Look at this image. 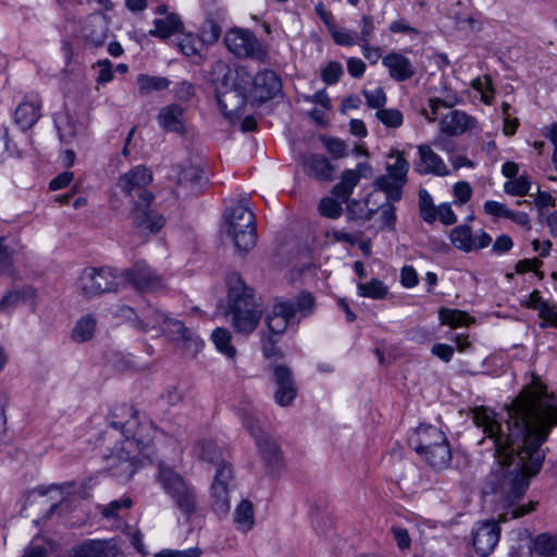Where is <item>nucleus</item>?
Here are the masks:
<instances>
[{
    "label": "nucleus",
    "mask_w": 557,
    "mask_h": 557,
    "mask_svg": "<svg viewBox=\"0 0 557 557\" xmlns=\"http://www.w3.org/2000/svg\"><path fill=\"white\" fill-rule=\"evenodd\" d=\"M472 420L492 441L498 460L499 469L491 479L503 510L498 515V521L507 522L533 511L537 502H529L527 505H519L518 502L529 486V479L540 472L545 458L544 451L536 449V441L529 444L506 436L505 422L502 423L491 409L475 407L472 410Z\"/></svg>",
    "instance_id": "f257e3e1"
},
{
    "label": "nucleus",
    "mask_w": 557,
    "mask_h": 557,
    "mask_svg": "<svg viewBox=\"0 0 557 557\" xmlns=\"http://www.w3.org/2000/svg\"><path fill=\"white\" fill-rule=\"evenodd\" d=\"M506 436L532 444L541 449L553 425H557V399L548 400L534 395H520L507 409Z\"/></svg>",
    "instance_id": "f03ea898"
},
{
    "label": "nucleus",
    "mask_w": 557,
    "mask_h": 557,
    "mask_svg": "<svg viewBox=\"0 0 557 557\" xmlns=\"http://www.w3.org/2000/svg\"><path fill=\"white\" fill-rule=\"evenodd\" d=\"M228 287L226 315L238 334L248 335L256 330L262 315V307L253 290L237 273L226 278Z\"/></svg>",
    "instance_id": "7ed1b4c3"
},
{
    "label": "nucleus",
    "mask_w": 557,
    "mask_h": 557,
    "mask_svg": "<svg viewBox=\"0 0 557 557\" xmlns=\"http://www.w3.org/2000/svg\"><path fill=\"white\" fill-rule=\"evenodd\" d=\"M109 425L121 432L129 448L134 447L146 457H150L153 425L146 418L140 419L137 409L126 405L116 406L109 418Z\"/></svg>",
    "instance_id": "20e7f679"
},
{
    "label": "nucleus",
    "mask_w": 557,
    "mask_h": 557,
    "mask_svg": "<svg viewBox=\"0 0 557 557\" xmlns=\"http://www.w3.org/2000/svg\"><path fill=\"white\" fill-rule=\"evenodd\" d=\"M215 83V97L221 113L227 119L238 116L248 101L245 85L235 79L237 66L231 69L225 62L218 61L212 66Z\"/></svg>",
    "instance_id": "39448f33"
},
{
    "label": "nucleus",
    "mask_w": 557,
    "mask_h": 557,
    "mask_svg": "<svg viewBox=\"0 0 557 557\" xmlns=\"http://www.w3.org/2000/svg\"><path fill=\"white\" fill-rule=\"evenodd\" d=\"M158 468V483L173 500L176 508L189 519L198 509V496L195 486L170 466L161 462Z\"/></svg>",
    "instance_id": "423d86ee"
},
{
    "label": "nucleus",
    "mask_w": 557,
    "mask_h": 557,
    "mask_svg": "<svg viewBox=\"0 0 557 557\" xmlns=\"http://www.w3.org/2000/svg\"><path fill=\"white\" fill-rule=\"evenodd\" d=\"M164 324L163 332H165L173 342H181L185 355L195 357L203 347V341L190 329L186 327L183 322L170 319L163 312L151 309L144 317L138 320L136 326L147 332L151 329L159 327Z\"/></svg>",
    "instance_id": "0eeeda50"
},
{
    "label": "nucleus",
    "mask_w": 557,
    "mask_h": 557,
    "mask_svg": "<svg viewBox=\"0 0 557 557\" xmlns=\"http://www.w3.org/2000/svg\"><path fill=\"white\" fill-rule=\"evenodd\" d=\"M224 228L236 249L247 252L257 242L256 220L247 203H235L224 211Z\"/></svg>",
    "instance_id": "6e6552de"
},
{
    "label": "nucleus",
    "mask_w": 557,
    "mask_h": 557,
    "mask_svg": "<svg viewBox=\"0 0 557 557\" xmlns=\"http://www.w3.org/2000/svg\"><path fill=\"white\" fill-rule=\"evenodd\" d=\"M151 183L152 172L148 168L134 166L120 175L113 189V197H124L131 207L137 202L152 203L154 195L149 190Z\"/></svg>",
    "instance_id": "1a4fd4ad"
},
{
    "label": "nucleus",
    "mask_w": 557,
    "mask_h": 557,
    "mask_svg": "<svg viewBox=\"0 0 557 557\" xmlns=\"http://www.w3.org/2000/svg\"><path fill=\"white\" fill-rule=\"evenodd\" d=\"M77 286L86 298H94L106 293H116L122 289L120 269L85 268L79 275Z\"/></svg>",
    "instance_id": "9d476101"
},
{
    "label": "nucleus",
    "mask_w": 557,
    "mask_h": 557,
    "mask_svg": "<svg viewBox=\"0 0 557 557\" xmlns=\"http://www.w3.org/2000/svg\"><path fill=\"white\" fill-rule=\"evenodd\" d=\"M234 77L245 85L249 98L258 102L273 99L282 89V81L272 70L263 69L252 75L247 66L238 65Z\"/></svg>",
    "instance_id": "9b49d317"
},
{
    "label": "nucleus",
    "mask_w": 557,
    "mask_h": 557,
    "mask_svg": "<svg viewBox=\"0 0 557 557\" xmlns=\"http://www.w3.org/2000/svg\"><path fill=\"white\" fill-rule=\"evenodd\" d=\"M224 45L238 59L264 61L268 55L267 45L249 29L234 27L227 30Z\"/></svg>",
    "instance_id": "f8f14e48"
},
{
    "label": "nucleus",
    "mask_w": 557,
    "mask_h": 557,
    "mask_svg": "<svg viewBox=\"0 0 557 557\" xmlns=\"http://www.w3.org/2000/svg\"><path fill=\"white\" fill-rule=\"evenodd\" d=\"M234 487L235 478L232 466L225 461L219 462L210 487L211 507L219 517L230 511V493Z\"/></svg>",
    "instance_id": "ddd939ff"
},
{
    "label": "nucleus",
    "mask_w": 557,
    "mask_h": 557,
    "mask_svg": "<svg viewBox=\"0 0 557 557\" xmlns=\"http://www.w3.org/2000/svg\"><path fill=\"white\" fill-rule=\"evenodd\" d=\"M122 289L132 285L136 290L144 293L157 292L164 287V281L145 261H137L131 268L120 270Z\"/></svg>",
    "instance_id": "4468645a"
},
{
    "label": "nucleus",
    "mask_w": 557,
    "mask_h": 557,
    "mask_svg": "<svg viewBox=\"0 0 557 557\" xmlns=\"http://www.w3.org/2000/svg\"><path fill=\"white\" fill-rule=\"evenodd\" d=\"M240 418L245 426L256 440L259 453L265 465L271 468L277 467L282 459L278 445L271 437L263 434V431L259 425V420L252 413L243 412Z\"/></svg>",
    "instance_id": "2eb2a0df"
},
{
    "label": "nucleus",
    "mask_w": 557,
    "mask_h": 557,
    "mask_svg": "<svg viewBox=\"0 0 557 557\" xmlns=\"http://www.w3.org/2000/svg\"><path fill=\"white\" fill-rule=\"evenodd\" d=\"M151 203L137 202L131 207L129 216L133 225L141 233L156 234L165 224L164 216L150 208Z\"/></svg>",
    "instance_id": "dca6fc26"
},
{
    "label": "nucleus",
    "mask_w": 557,
    "mask_h": 557,
    "mask_svg": "<svg viewBox=\"0 0 557 557\" xmlns=\"http://www.w3.org/2000/svg\"><path fill=\"white\" fill-rule=\"evenodd\" d=\"M418 161L414 162L413 169L419 175L447 176L449 170L442 159L432 148L430 144H422L417 147Z\"/></svg>",
    "instance_id": "f3484780"
},
{
    "label": "nucleus",
    "mask_w": 557,
    "mask_h": 557,
    "mask_svg": "<svg viewBox=\"0 0 557 557\" xmlns=\"http://www.w3.org/2000/svg\"><path fill=\"white\" fill-rule=\"evenodd\" d=\"M498 522H479L473 529V547L481 557L488 556L497 545L500 535Z\"/></svg>",
    "instance_id": "a211bd4d"
},
{
    "label": "nucleus",
    "mask_w": 557,
    "mask_h": 557,
    "mask_svg": "<svg viewBox=\"0 0 557 557\" xmlns=\"http://www.w3.org/2000/svg\"><path fill=\"white\" fill-rule=\"evenodd\" d=\"M450 240L457 249L469 252L488 247L492 243V237L483 230L473 236L468 225H458L451 230Z\"/></svg>",
    "instance_id": "6ab92c4d"
},
{
    "label": "nucleus",
    "mask_w": 557,
    "mask_h": 557,
    "mask_svg": "<svg viewBox=\"0 0 557 557\" xmlns=\"http://www.w3.org/2000/svg\"><path fill=\"white\" fill-rule=\"evenodd\" d=\"M276 391L274 400L281 407L289 406L297 396V387L295 385L292 371L283 364H276L272 369Z\"/></svg>",
    "instance_id": "aec40b11"
},
{
    "label": "nucleus",
    "mask_w": 557,
    "mask_h": 557,
    "mask_svg": "<svg viewBox=\"0 0 557 557\" xmlns=\"http://www.w3.org/2000/svg\"><path fill=\"white\" fill-rule=\"evenodd\" d=\"M40 110V97L35 92L26 94L14 112L16 125L23 131L29 129L39 120Z\"/></svg>",
    "instance_id": "412c9836"
},
{
    "label": "nucleus",
    "mask_w": 557,
    "mask_h": 557,
    "mask_svg": "<svg viewBox=\"0 0 557 557\" xmlns=\"http://www.w3.org/2000/svg\"><path fill=\"white\" fill-rule=\"evenodd\" d=\"M313 309V296L305 292L292 300L276 304V312L286 313L294 324L310 315Z\"/></svg>",
    "instance_id": "4be33fe9"
},
{
    "label": "nucleus",
    "mask_w": 557,
    "mask_h": 557,
    "mask_svg": "<svg viewBox=\"0 0 557 557\" xmlns=\"http://www.w3.org/2000/svg\"><path fill=\"white\" fill-rule=\"evenodd\" d=\"M82 33L86 44L94 48L102 47L108 39L109 33L107 17L95 9V12L89 14L88 20L83 26Z\"/></svg>",
    "instance_id": "5701e85b"
},
{
    "label": "nucleus",
    "mask_w": 557,
    "mask_h": 557,
    "mask_svg": "<svg viewBox=\"0 0 557 557\" xmlns=\"http://www.w3.org/2000/svg\"><path fill=\"white\" fill-rule=\"evenodd\" d=\"M138 468L136 457L128 453L113 454L107 458V471L123 483L129 481Z\"/></svg>",
    "instance_id": "b1692460"
},
{
    "label": "nucleus",
    "mask_w": 557,
    "mask_h": 557,
    "mask_svg": "<svg viewBox=\"0 0 557 557\" xmlns=\"http://www.w3.org/2000/svg\"><path fill=\"white\" fill-rule=\"evenodd\" d=\"M304 172L321 183L331 182L334 178L335 166L330 160L320 153H310L302 157Z\"/></svg>",
    "instance_id": "393cba45"
},
{
    "label": "nucleus",
    "mask_w": 557,
    "mask_h": 557,
    "mask_svg": "<svg viewBox=\"0 0 557 557\" xmlns=\"http://www.w3.org/2000/svg\"><path fill=\"white\" fill-rule=\"evenodd\" d=\"M475 124V120L467 113L453 110L440 121V131L448 136H459L471 129Z\"/></svg>",
    "instance_id": "a878e982"
},
{
    "label": "nucleus",
    "mask_w": 557,
    "mask_h": 557,
    "mask_svg": "<svg viewBox=\"0 0 557 557\" xmlns=\"http://www.w3.org/2000/svg\"><path fill=\"white\" fill-rule=\"evenodd\" d=\"M446 442L448 441L445 433L433 425H420L416 430L414 436L410 440V444L417 453L429 448L431 449Z\"/></svg>",
    "instance_id": "bb28decb"
},
{
    "label": "nucleus",
    "mask_w": 557,
    "mask_h": 557,
    "mask_svg": "<svg viewBox=\"0 0 557 557\" xmlns=\"http://www.w3.org/2000/svg\"><path fill=\"white\" fill-rule=\"evenodd\" d=\"M382 62L388 69L391 77L397 82L407 81L416 74L411 61L398 52L388 53Z\"/></svg>",
    "instance_id": "cd10ccee"
},
{
    "label": "nucleus",
    "mask_w": 557,
    "mask_h": 557,
    "mask_svg": "<svg viewBox=\"0 0 557 557\" xmlns=\"http://www.w3.org/2000/svg\"><path fill=\"white\" fill-rule=\"evenodd\" d=\"M157 120L161 128L166 132L182 134L185 131L184 109L178 104L163 107Z\"/></svg>",
    "instance_id": "c85d7f7f"
},
{
    "label": "nucleus",
    "mask_w": 557,
    "mask_h": 557,
    "mask_svg": "<svg viewBox=\"0 0 557 557\" xmlns=\"http://www.w3.org/2000/svg\"><path fill=\"white\" fill-rule=\"evenodd\" d=\"M153 25L154 28L149 30V35L160 39H168L184 28L181 17L175 13H170L164 18H156Z\"/></svg>",
    "instance_id": "c756f323"
},
{
    "label": "nucleus",
    "mask_w": 557,
    "mask_h": 557,
    "mask_svg": "<svg viewBox=\"0 0 557 557\" xmlns=\"http://www.w3.org/2000/svg\"><path fill=\"white\" fill-rule=\"evenodd\" d=\"M114 545L101 541H89L74 550L73 557H116Z\"/></svg>",
    "instance_id": "7c9ffc66"
},
{
    "label": "nucleus",
    "mask_w": 557,
    "mask_h": 557,
    "mask_svg": "<svg viewBox=\"0 0 557 557\" xmlns=\"http://www.w3.org/2000/svg\"><path fill=\"white\" fill-rule=\"evenodd\" d=\"M418 454L435 469L447 468L451 460V451L448 442L438 446L436 445L431 449H424Z\"/></svg>",
    "instance_id": "2f4dec72"
},
{
    "label": "nucleus",
    "mask_w": 557,
    "mask_h": 557,
    "mask_svg": "<svg viewBox=\"0 0 557 557\" xmlns=\"http://www.w3.org/2000/svg\"><path fill=\"white\" fill-rule=\"evenodd\" d=\"M97 326V319L94 314L87 313L81 317L71 332V338L75 343H84L94 337Z\"/></svg>",
    "instance_id": "473e14b6"
},
{
    "label": "nucleus",
    "mask_w": 557,
    "mask_h": 557,
    "mask_svg": "<svg viewBox=\"0 0 557 557\" xmlns=\"http://www.w3.org/2000/svg\"><path fill=\"white\" fill-rule=\"evenodd\" d=\"M359 181L360 175L357 171L345 170L342 173L341 181L333 187L332 194L339 199L341 202H346Z\"/></svg>",
    "instance_id": "72a5a7b5"
},
{
    "label": "nucleus",
    "mask_w": 557,
    "mask_h": 557,
    "mask_svg": "<svg viewBox=\"0 0 557 557\" xmlns=\"http://www.w3.org/2000/svg\"><path fill=\"white\" fill-rule=\"evenodd\" d=\"M374 184L377 189L385 193L388 202L400 200L403 196V188L406 185V183L400 182L397 177L387 173L379 176Z\"/></svg>",
    "instance_id": "f704fd0d"
},
{
    "label": "nucleus",
    "mask_w": 557,
    "mask_h": 557,
    "mask_svg": "<svg viewBox=\"0 0 557 557\" xmlns=\"http://www.w3.org/2000/svg\"><path fill=\"white\" fill-rule=\"evenodd\" d=\"M54 125L62 141H70L81 129V125L66 113L54 117Z\"/></svg>",
    "instance_id": "c9c22d12"
},
{
    "label": "nucleus",
    "mask_w": 557,
    "mask_h": 557,
    "mask_svg": "<svg viewBox=\"0 0 557 557\" xmlns=\"http://www.w3.org/2000/svg\"><path fill=\"white\" fill-rule=\"evenodd\" d=\"M211 339L216 349L230 359L236 356V348L232 345V335L227 329L216 327L212 334Z\"/></svg>",
    "instance_id": "e433bc0d"
},
{
    "label": "nucleus",
    "mask_w": 557,
    "mask_h": 557,
    "mask_svg": "<svg viewBox=\"0 0 557 557\" xmlns=\"http://www.w3.org/2000/svg\"><path fill=\"white\" fill-rule=\"evenodd\" d=\"M235 522L237 528L247 532L252 529L255 524L253 506L248 499H244L235 509Z\"/></svg>",
    "instance_id": "4c0bfd02"
},
{
    "label": "nucleus",
    "mask_w": 557,
    "mask_h": 557,
    "mask_svg": "<svg viewBox=\"0 0 557 557\" xmlns=\"http://www.w3.org/2000/svg\"><path fill=\"white\" fill-rule=\"evenodd\" d=\"M137 84L139 94L141 96H146L152 91L166 89L170 86V81L166 77L139 74L137 77Z\"/></svg>",
    "instance_id": "58836bf2"
},
{
    "label": "nucleus",
    "mask_w": 557,
    "mask_h": 557,
    "mask_svg": "<svg viewBox=\"0 0 557 557\" xmlns=\"http://www.w3.org/2000/svg\"><path fill=\"white\" fill-rule=\"evenodd\" d=\"M532 552L539 556L553 557L557 555V535L542 533L535 537Z\"/></svg>",
    "instance_id": "ea45409f"
},
{
    "label": "nucleus",
    "mask_w": 557,
    "mask_h": 557,
    "mask_svg": "<svg viewBox=\"0 0 557 557\" xmlns=\"http://www.w3.org/2000/svg\"><path fill=\"white\" fill-rule=\"evenodd\" d=\"M357 287L359 296L371 299H384L388 293L387 286L377 278H372L367 283H359Z\"/></svg>",
    "instance_id": "a19ab883"
},
{
    "label": "nucleus",
    "mask_w": 557,
    "mask_h": 557,
    "mask_svg": "<svg viewBox=\"0 0 557 557\" xmlns=\"http://www.w3.org/2000/svg\"><path fill=\"white\" fill-rule=\"evenodd\" d=\"M438 318L443 324H447L451 327L468 325L472 321L465 311L448 308H441Z\"/></svg>",
    "instance_id": "79ce46f5"
},
{
    "label": "nucleus",
    "mask_w": 557,
    "mask_h": 557,
    "mask_svg": "<svg viewBox=\"0 0 557 557\" xmlns=\"http://www.w3.org/2000/svg\"><path fill=\"white\" fill-rule=\"evenodd\" d=\"M389 158H395V162L387 165V174L397 177L400 182L407 183L409 162L404 158L399 150L392 151Z\"/></svg>",
    "instance_id": "37998d69"
},
{
    "label": "nucleus",
    "mask_w": 557,
    "mask_h": 557,
    "mask_svg": "<svg viewBox=\"0 0 557 557\" xmlns=\"http://www.w3.org/2000/svg\"><path fill=\"white\" fill-rule=\"evenodd\" d=\"M267 325L271 333L280 335L289 324H294L286 313L276 312V304L272 312L267 317Z\"/></svg>",
    "instance_id": "c03bdc74"
},
{
    "label": "nucleus",
    "mask_w": 557,
    "mask_h": 557,
    "mask_svg": "<svg viewBox=\"0 0 557 557\" xmlns=\"http://www.w3.org/2000/svg\"><path fill=\"white\" fill-rule=\"evenodd\" d=\"M531 181L528 175H520L504 184V190L510 196L522 197L529 193Z\"/></svg>",
    "instance_id": "a18cd8bd"
},
{
    "label": "nucleus",
    "mask_w": 557,
    "mask_h": 557,
    "mask_svg": "<svg viewBox=\"0 0 557 557\" xmlns=\"http://www.w3.org/2000/svg\"><path fill=\"white\" fill-rule=\"evenodd\" d=\"M342 203L339 199L323 197L318 206V211L322 216L336 220L342 215Z\"/></svg>",
    "instance_id": "49530a36"
},
{
    "label": "nucleus",
    "mask_w": 557,
    "mask_h": 557,
    "mask_svg": "<svg viewBox=\"0 0 557 557\" xmlns=\"http://www.w3.org/2000/svg\"><path fill=\"white\" fill-rule=\"evenodd\" d=\"M376 119L386 127L398 128L403 125V113L397 109H380L375 113Z\"/></svg>",
    "instance_id": "de8ad7c7"
},
{
    "label": "nucleus",
    "mask_w": 557,
    "mask_h": 557,
    "mask_svg": "<svg viewBox=\"0 0 557 557\" xmlns=\"http://www.w3.org/2000/svg\"><path fill=\"white\" fill-rule=\"evenodd\" d=\"M344 74L343 65L337 61H329L321 66V79L327 84H336Z\"/></svg>",
    "instance_id": "09e8293b"
},
{
    "label": "nucleus",
    "mask_w": 557,
    "mask_h": 557,
    "mask_svg": "<svg viewBox=\"0 0 557 557\" xmlns=\"http://www.w3.org/2000/svg\"><path fill=\"white\" fill-rule=\"evenodd\" d=\"M320 140L334 159H341L347 156V145L345 141L325 135H322Z\"/></svg>",
    "instance_id": "8fccbe9b"
},
{
    "label": "nucleus",
    "mask_w": 557,
    "mask_h": 557,
    "mask_svg": "<svg viewBox=\"0 0 557 557\" xmlns=\"http://www.w3.org/2000/svg\"><path fill=\"white\" fill-rule=\"evenodd\" d=\"M203 178V171L195 165L184 168L178 174L180 184H200Z\"/></svg>",
    "instance_id": "3c124183"
},
{
    "label": "nucleus",
    "mask_w": 557,
    "mask_h": 557,
    "mask_svg": "<svg viewBox=\"0 0 557 557\" xmlns=\"http://www.w3.org/2000/svg\"><path fill=\"white\" fill-rule=\"evenodd\" d=\"M363 96L366 98L367 104L372 109H382L386 103V95L383 88L377 87L373 90H364Z\"/></svg>",
    "instance_id": "603ef678"
},
{
    "label": "nucleus",
    "mask_w": 557,
    "mask_h": 557,
    "mask_svg": "<svg viewBox=\"0 0 557 557\" xmlns=\"http://www.w3.org/2000/svg\"><path fill=\"white\" fill-rule=\"evenodd\" d=\"M132 506V499L124 497L121 499L112 500L109 505L104 506L101 513L106 518H116L120 510L127 509Z\"/></svg>",
    "instance_id": "864d4df0"
},
{
    "label": "nucleus",
    "mask_w": 557,
    "mask_h": 557,
    "mask_svg": "<svg viewBox=\"0 0 557 557\" xmlns=\"http://www.w3.org/2000/svg\"><path fill=\"white\" fill-rule=\"evenodd\" d=\"M216 448L218 447L214 443L201 441L197 444L196 453L202 460L215 462L218 461V458L215 457Z\"/></svg>",
    "instance_id": "5fc2aeb1"
},
{
    "label": "nucleus",
    "mask_w": 557,
    "mask_h": 557,
    "mask_svg": "<svg viewBox=\"0 0 557 557\" xmlns=\"http://www.w3.org/2000/svg\"><path fill=\"white\" fill-rule=\"evenodd\" d=\"M509 208L502 202L495 200H486L483 205V211L485 214L493 218H506L509 213Z\"/></svg>",
    "instance_id": "6e6d98bb"
},
{
    "label": "nucleus",
    "mask_w": 557,
    "mask_h": 557,
    "mask_svg": "<svg viewBox=\"0 0 557 557\" xmlns=\"http://www.w3.org/2000/svg\"><path fill=\"white\" fill-rule=\"evenodd\" d=\"M97 66L99 67L96 82L98 84H107L111 82L114 77L113 75V65L112 62L108 59L99 60L97 62Z\"/></svg>",
    "instance_id": "4d7b16f0"
},
{
    "label": "nucleus",
    "mask_w": 557,
    "mask_h": 557,
    "mask_svg": "<svg viewBox=\"0 0 557 557\" xmlns=\"http://www.w3.org/2000/svg\"><path fill=\"white\" fill-rule=\"evenodd\" d=\"M361 30L359 36V44H370L374 32V20L372 15H363L361 18Z\"/></svg>",
    "instance_id": "13d9d810"
},
{
    "label": "nucleus",
    "mask_w": 557,
    "mask_h": 557,
    "mask_svg": "<svg viewBox=\"0 0 557 557\" xmlns=\"http://www.w3.org/2000/svg\"><path fill=\"white\" fill-rule=\"evenodd\" d=\"M333 40L339 46H354L356 44L355 36L347 30L338 29L333 25L330 29Z\"/></svg>",
    "instance_id": "bf43d9fd"
},
{
    "label": "nucleus",
    "mask_w": 557,
    "mask_h": 557,
    "mask_svg": "<svg viewBox=\"0 0 557 557\" xmlns=\"http://www.w3.org/2000/svg\"><path fill=\"white\" fill-rule=\"evenodd\" d=\"M455 203L462 205L470 200L472 187L468 182H458L454 185Z\"/></svg>",
    "instance_id": "052dcab7"
},
{
    "label": "nucleus",
    "mask_w": 557,
    "mask_h": 557,
    "mask_svg": "<svg viewBox=\"0 0 557 557\" xmlns=\"http://www.w3.org/2000/svg\"><path fill=\"white\" fill-rule=\"evenodd\" d=\"M180 51L186 57H198L197 40L191 35L184 36L178 42Z\"/></svg>",
    "instance_id": "680f3d73"
},
{
    "label": "nucleus",
    "mask_w": 557,
    "mask_h": 557,
    "mask_svg": "<svg viewBox=\"0 0 557 557\" xmlns=\"http://www.w3.org/2000/svg\"><path fill=\"white\" fill-rule=\"evenodd\" d=\"M451 103H447L440 98H431L429 101V110L423 109L422 114L428 122L433 123L436 120L437 111L441 107H451Z\"/></svg>",
    "instance_id": "e2e57ef3"
},
{
    "label": "nucleus",
    "mask_w": 557,
    "mask_h": 557,
    "mask_svg": "<svg viewBox=\"0 0 557 557\" xmlns=\"http://www.w3.org/2000/svg\"><path fill=\"white\" fill-rule=\"evenodd\" d=\"M381 222L383 226L394 230L396 223L395 207L392 203H387L381 207Z\"/></svg>",
    "instance_id": "0e129e2a"
},
{
    "label": "nucleus",
    "mask_w": 557,
    "mask_h": 557,
    "mask_svg": "<svg viewBox=\"0 0 557 557\" xmlns=\"http://www.w3.org/2000/svg\"><path fill=\"white\" fill-rule=\"evenodd\" d=\"M437 219L445 225H451L457 222V216L449 203H442L437 207Z\"/></svg>",
    "instance_id": "69168bd1"
},
{
    "label": "nucleus",
    "mask_w": 557,
    "mask_h": 557,
    "mask_svg": "<svg viewBox=\"0 0 557 557\" xmlns=\"http://www.w3.org/2000/svg\"><path fill=\"white\" fill-rule=\"evenodd\" d=\"M20 301L35 308L37 305V289L33 286H24L16 290Z\"/></svg>",
    "instance_id": "338daca9"
},
{
    "label": "nucleus",
    "mask_w": 557,
    "mask_h": 557,
    "mask_svg": "<svg viewBox=\"0 0 557 557\" xmlns=\"http://www.w3.org/2000/svg\"><path fill=\"white\" fill-rule=\"evenodd\" d=\"M512 239L508 235L503 234L495 239L492 246V251L497 255L506 253L512 248Z\"/></svg>",
    "instance_id": "774afa93"
}]
</instances>
